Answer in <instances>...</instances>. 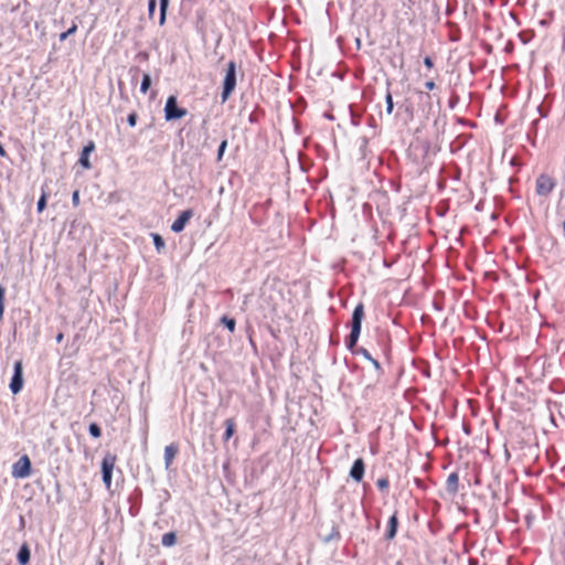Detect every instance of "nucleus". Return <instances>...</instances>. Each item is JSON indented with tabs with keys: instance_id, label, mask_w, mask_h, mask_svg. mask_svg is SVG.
<instances>
[{
	"instance_id": "1",
	"label": "nucleus",
	"mask_w": 565,
	"mask_h": 565,
	"mask_svg": "<svg viewBox=\"0 0 565 565\" xmlns=\"http://www.w3.org/2000/svg\"><path fill=\"white\" fill-rule=\"evenodd\" d=\"M363 316H364L363 305L359 303L355 307L353 315H352L351 333L347 341V347L350 350H352L355 347V344L359 340V337L361 333V324H362Z\"/></svg>"
},
{
	"instance_id": "2",
	"label": "nucleus",
	"mask_w": 565,
	"mask_h": 565,
	"mask_svg": "<svg viewBox=\"0 0 565 565\" xmlns=\"http://www.w3.org/2000/svg\"><path fill=\"white\" fill-rule=\"evenodd\" d=\"M236 86V64L231 61L227 64L226 74L223 82L222 102H226Z\"/></svg>"
},
{
	"instance_id": "3",
	"label": "nucleus",
	"mask_w": 565,
	"mask_h": 565,
	"mask_svg": "<svg viewBox=\"0 0 565 565\" xmlns=\"http://www.w3.org/2000/svg\"><path fill=\"white\" fill-rule=\"evenodd\" d=\"M116 463V456L113 454H106L103 462H102V473H103V481L107 489H110L111 486V477L114 467Z\"/></svg>"
},
{
	"instance_id": "4",
	"label": "nucleus",
	"mask_w": 565,
	"mask_h": 565,
	"mask_svg": "<svg viewBox=\"0 0 565 565\" xmlns=\"http://www.w3.org/2000/svg\"><path fill=\"white\" fill-rule=\"evenodd\" d=\"M31 475V460L24 455L12 466V476L17 479H24Z\"/></svg>"
},
{
	"instance_id": "5",
	"label": "nucleus",
	"mask_w": 565,
	"mask_h": 565,
	"mask_svg": "<svg viewBox=\"0 0 565 565\" xmlns=\"http://www.w3.org/2000/svg\"><path fill=\"white\" fill-rule=\"evenodd\" d=\"M164 115L167 120H174L184 117L186 115V110L179 108L177 98L174 96H170L166 103Z\"/></svg>"
},
{
	"instance_id": "6",
	"label": "nucleus",
	"mask_w": 565,
	"mask_h": 565,
	"mask_svg": "<svg viewBox=\"0 0 565 565\" xmlns=\"http://www.w3.org/2000/svg\"><path fill=\"white\" fill-rule=\"evenodd\" d=\"M555 181L546 175L541 174L536 179V193L541 196H547L554 189Z\"/></svg>"
},
{
	"instance_id": "7",
	"label": "nucleus",
	"mask_w": 565,
	"mask_h": 565,
	"mask_svg": "<svg viewBox=\"0 0 565 565\" xmlns=\"http://www.w3.org/2000/svg\"><path fill=\"white\" fill-rule=\"evenodd\" d=\"M23 387V369L22 362H14V372L10 383V390L13 394H18Z\"/></svg>"
},
{
	"instance_id": "8",
	"label": "nucleus",
	"mask_w": 565,
	"mask_h": 565,
	"mask_svg": "<svg viewBox=\"0 0 565 565\" xmlns=\"http://www.w3.org/2000/svg\"><path fill=\"white\" fill-rule=\"evenodd\" d=\"M193 215V212L191 210H185L183 211L179 217L172 223L171 225V230L172 232L174 233H180L184 230L186 223L190 221V218L192 217Z\"/></svg>"
},
{
	"instance_id": "9",
	"label": "nucleus",
	"mask_w": 565,
	"mask_h": 565,
	"mask_svg": "<svg viewBox=\"0 0 565 565\" xmlns=\"http://www.w3.org/2000/svg\"><path fill=\"white\" fill-rule=\"evenodd\" d=\"M350 476L356 482H360L364 476V461L359 458L353 462V466L350 470Z\"/></svg>"
},
{
	"instance_id": "10",
	"label": "nucleus",
	"mask_w": 565,
	"mask_h": 565,
	"mask_svg": "<svg viewBox=\"0 0 565 565\" xmlns=\"http://www.w3.org/2000/svg\"><path fill=\"white\" fill-rule=\"evenodd\" d=\"M95 149V145L93 141H90L88 145H86L82 151V154H81V158H79V163L85 168V169H89L90 168V162H89V154L94 151Z\"/></svg>"
},
{
	"instance_id": "11",
	"label": "nucleus",
	"mask_w": 565,
	"mask_h": 565,
	"mask_svg": "<svg viewBox=\"0 0 565 565\" xmlns=\"http://www.w3.org/2000/svg\"><path fill=\"white\" fill-rule=\"evenodd\" d=\"M178 446L173 444L164 448V463L167 469L171 466L175 455L178 454Z\"/></svg>"
},
{
	"instance_id": "12",
	"label": "nucleus",
	"mask_w": 565,
	"mask_h": 565,
	"mask_svg": "<svg viewBox=\"0 0 565 565\" xmlns=\"http://www.w3.org/2000/svg\"><path fill=\"white\" fill-rule=\"evenodd\" d=\"M458 482H459V478H458L457 473H450L448 476V478H447V481H446V490L450 494L457 493V491H458Z\"/></svg>"
},
{
	"instance_id": "13",
	"label": "nucleus",
	"mask_w": 565,
	"mask_h": 565,
	"mask_svg": "<svg viewBox=\"0 0 565 565\" xmlns=\"http://www.w3.org/2000/svg\"><path fill=\"white\" fill-rule=\"evenodd\" d=\"M30 548L26 544H23L17 555L20 565H26L30 561Z\"/></svg>"
},
{
	"instance_id": "14",
	"label": "nucleus",
	"mask_w": 565,
	"mask_h": 565,
	"mask_svg": "<svg viewBox=\"0 0 565 565\" xmlns=\"http://www.w3.org/2000/svg\"><path fill=\"white\" fill-rule=\"evenodd\" d=\"M396 530H397V518H396V515H392L388 521L386 537L392 540L396 534Z\"/></svg>"
},
{
	"instance_id": "15",
	"label": "nucleus",
	"mask_w": 565,
	"mask_h": 565,
	"mask_svg": "<svg viewBox=\"0 0 565 565\" xmlns=\"http://www.w3.org/2000/svg\"><path fill=\"white\" fill-rule=\"evenodd\" d=\"M225 426H226V429H225V434H224V439L228 440L234 435L235 423L232 418H228L225 420Z\"/></svg>"
},
{
	"instance_id": "16",
	"label": "nucleus",
	"mask_w": 565,
	"mask_h": 565,
	"mask_svg": "<svg viewBox=\"0 0 565 565\" xmlns=\"http://www.w3.org/2000/svg\"><path fill=\"white\" fill-rule=\"evenodd\" d=\"M177 536L173 532H168L163 534L161 543L163 546L170 547L175 544Z\"/></svg>"
},
{
	"instance_id": "17",
	"label": "nucleus",
	"mask_w": 565,
	"mask_h": 565,
	"mask_svg": "<svg viewBox=\"0 0 565 565\" xmlns=\"http://www.w3.org/2000/svg\"><path fill=\"white\" fill-rule=\"evenodd\" d=\"M169 0H160V25L164 24L166 22V14L168 9Z\"/></svg>"
},
{
	"instance_id": "18",
	"label": "nucleus",
	"mask_w": 565,
	"mask_h": 565,
	"mask_svg": "<svg viewBox=\"0 0 565 565\" xmlns=\"http://www.w3.org/2000/svg\"><path fill=\"white\" fill-rule=\"evenodd\" d=\"M151 85V77L149 74H143L140 90L146 94Z\"/></svg>"
},
{
	"instance_id": "19",
	"label": "nucleus",
	"mask_w": 565,
	"mask_h": 565,
	"mask_svg": "<svg viewBox=\"0 0 565 565\" xmlns=\"http://www.w3.org/2000/svg\"><path fill=\"white\" fill-rule=\"evenodd\" d=\"M356 352L362 354L365 359L370 360L376 369L380 367L379 362L376 360L372 359V356L370 355V353L366 349L360 348Z\"/></svg>"
},
{
	"instance_id": "20",
	"label": "nucleus",
	"mask_w": 565,
	"mask_h": 565,
	"mask_svg": "<svg viewBox=\"0 0 565 565\" xmlns=\"http://www.w3.org/2000/svg\"><path fill=\"white\" fill-rule=\"evenodd\" d=\"M153 244L158 252L164 247V241L159 234H152Z\"/></svg>"
},
{
	"instance_id": "21",
	"label": "nucleus",
	"mask_w": 565,
	"mask_h": 565,
	"mask_svg": "<svg viewBox=\"0 0 565 565\" xmlns=\"http://www.w3.org/2000/svg\"><path fill=\"white\" fill-rule=\"evenodd\" d=\"M222 322L225 324V327L231 331L233 332L235 330V320L232 319V318H228L226 316H224L222 318Z\"/></svg>"
},
{
	"instance_id": "22",
	"label": "nucleus",
	"mask_w": 565,
	"mask_h": 565,
	"mask_svg": "<svg viewBox=\"0 0 565 565\" xmlns=\"http://www.w3.org/2000/svg\"><path fill=\"white\" fill-rule=\"evenodd\" d=\"M77 30L76 23H73V25L66 31L60 34V41H65L71 34L75 33Z\"/></svg>"
},
{
	"instance_id": "23",
	"label": "nucleus",
	"mask_w": 565,
	"mask_h": 565,
	"mask_svg": "<svg viewBox=\"0 0 565 565\" xmlns=\"http://www.w3.org/2000/svg\"><path fill=\"white\" fill-rule=\"evenodd\" d=\"M89 434L93 437L98 438L102 434L99 426L97 424H90L89 425Z\"/></svg>"
},
{
	"instance_id": "24",
	"label": "nucleus",
	"mask_w": 565,
	"mask_h": 565,
	"mask_svg": "<svg viewBox=\"0 0 565 565\" xmlns=\"http://www.w3.org/2000/svg\"><path fill=\"white\" fill-rule=\"evenodd\" d=\"M46 206V195L45 193H43L40 198V200L38 201V205H36V209H38V212H43V210L45 209Z\"/></svg>"
},
{
	"instance_id": "25",
	"label": "nucleus",
	"mask_w": 565,
	"mask_h": 565,
	"mask_svg": "<svg viewBox=\"0 0 565 565\" xmlns=\"http://www.w3.org/2000/svg\"><path fill=\"white\" fill-rule=\"evenodd\" d=\"M385 100H386V111H387V114H392L394 104H393L392 95L390 93L386 95Z\"/></svg>"
},
{
	"instance_id": "26",
	"label": "nucleus",
	"mask_w": 565,
	"mask_h": 565,
	"mask_svg": "<svg viewBox=\"0 0 565 565\" xmlns=\"http://www.w3.org/2000/svg\"><path fill=\"white\" fill-rule=\"evenodd\" d=\"M227 147V141L226 140H223L221 142V145L218 146V150H217V160L220 161L224 154V151Z\"/></svg>"
},
{
	"instance_id": "27",
	"label": "nucleus",
	"mask_w": 565,
	"mask_h": 565,
	"mask_svg": "<svg viewBox=\"0 0 565 565\" xmlns=\"http://www.w3.org/2000/svg\"><path fill=\"white\" fill-rule=\"evenodd\" d=\"M156 7H157V0H149V3H148V12H149V17L152 18L153 15V12L156 10Z\"/></svg>"
},
{
	"instance_id": "28",
	"label": "nucleus",
	"mask_w": 565,
	"mask_h": 565,
	"mask_svg": "<svg viewBox=\"0 0 565 565\" xmlns=\"http://www.w3.org/2000/svg\"><path fill=\"white\" fill-rule=\"evenodd\" d=\"M129 126L134 127L137 122V115L135 113L130 114L127 118Z\"/></svg>"
},
{
	"instance_id": "29",
	"label": "nucleus",
	"mask_w": 565,
	"mask_h": 565,
	"mask_svg": "<svg viewBox=\"0 0 565 565\" xmlns=\"http://www.w3.org/2000/svg\"><path fill=\"white\" fill-rule=\"evenodd\" d=\"M72 203L73 205L77 206L79 204V192L74 191L72 194Z\"/></svg>"
},
{
	"instance_id": "30",
	"label": "nucleus",
	"mask_w": 565,
	"mask_h": 565,
	"mask_svg": "<svg viewBox=\"0 0 565 565\" xmlns=\"http://www.w3.org/2000/svg\"><path fill=\"white\" fill-rule=\"evenodd\" d=\"M376 484L381 490H384L388 487V481L386 479H379Z\"/></svg>"
},
{
	"instance_id": "31",
	"label": "nucleus",
	"mask_w": 565,
	"mask_h": 565,
	"mask_svg": "<svg viewBox=\"0 0 565 565\" xmlns=\"http://www.w3.org/2000/svg\"><path fill=\"white\" fill-rule=\"evenodd\" d=\"M424 64L428 67V68H431L433 67V61L430 57H425L424 58Z\"/></svg>"
},
{
	"instance_id": "32",
	"label": "nucleus",
	"mask_w": 565,
	"mask_h": 565,
	"mask_svg": "<svg viewBox=\"0 0 565 565\" xmlns=\"http://www.w3.org/2000/svg\"><path fill=\"white\" fill-rule=\"evenodd\" d=\"M425 87L429 90L434 89L435 83L433 81H428L425 83Z\"/></svg>"
},
{
	"instance_id": "33",
	"label": "nucleus",
	"mask_w": 565,
	"mask_h": 565,
	"mask_svg": "<svg viewBox=\"0 0 565 565\" xmlns=\"http://www.w3.org/2000/svg\"><path fill=\"white\" fill-rule=\"evenodd\" d=\"M62 340H63V333H58L56 335V342L60 343V342H62Z\"/></svg>"
},
{
	"instance_id": "34",
	"label": "nucleus",
	"mask_w": 565,
	"mask_h": 565,
	"mask_svg": "<svg viewBox=\"0 0 565 565\" xmlns=\"http://www.w3.org/2000/svg\"><path fill=\"white\" fill-rule=\"evenodd\" d=\"M0 156L4 157L6 156V150L4 148L2 147V145H0Z\"/></svg>"
},
{
	"instance_id": "35",
	"label": "nucleus",
	"mask_w": 565,
	"mask_h": 565,
	"mask_svg": "<svg viewBox=\"0 0 565 565\" xmlns=\"http://www.w3.org/2000/svg\"><path fill=\"white\" fill-rule=\"evenodd\" d=\"M469 565H478L477 561L470 559Z\"/></svg>"
},
{
	"instance_id": "36",
	"label": "nucleus",
	"mask_w": 565,
	"mask_h": 565,
	"mask_svg": "<svg viewBox=\"0 0 565 565\" xmlns=\"http://www.w3.org/2000/svg\"><path fill=\"white\" fill-rule=\"evenodd\" d=\"M563 230H564V232H565V220H564V223H563Z\"/></svg>"
}]
</instances>
